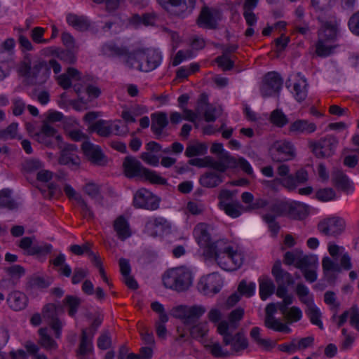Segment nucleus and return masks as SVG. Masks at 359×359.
I'll return each mask as SVG.
<instances>
[{
	"label": "nucleus",
	"instance_id": "e2e57ef3",
	"mask_svg": "<svg viewBox=\"0 0 359 359\" xmlns=\"http://www.w3.org/2000/svg\"><path fill=\"white\" fill-rule=\"evenodd\" d=\"M111 130L114 129L115 135L119 136H125L129 133V128L126 124L123 123L121 120H115L111 124Z\"/></svg>",
	"mask_w": 359,
	"mask_h": 359
},
{
	"label": "nucleus",
	"instance_id": "20e7f679",
	"mask_svg": "<svg viewBox=\"0 0 359 359\" xmlns=\"http://www.w3.org/2000/svg\"><path fill=\"white\" fill-rule=\"evenodd\" d=\"M103 55L107 57H123L124 64L130 69H136L142 61V48L130 51L127 46H118L114 43H107L102 47Z\"/></svg>",
	"mask_w": 359,
	"mask_h": 359
},
{
	"label": "nucleus",
	"instance_id": "6e6552de",
	"mask_svg": "<svg viewBox=\"0 0 359 359\" xmlns=\"http://www.w3.org/2000/svg\"><path fill=\"white\" fill-rule=\"evenodd\" d=\"M283 83V79L276 72H270L266 74L260 87V92L264 97L276 95L279 96Z\"/></svg>",
	"mask_w": 359,
	"mask_h": 359
},
{
	"label": "nucleus",
	"instance_id": "9b49d317",
	"mask_svg": "<svg viewBox=\"0 0 359 359\" xmlns=\"http://www.w3.org/2000/svg\"><path fill=\"white\" fill-rule=\"evenodd\" d=\"M273 161L283 162L294 158L295 156L293 145L289 142H276L269 150Z\"/></svg>",
	"mask_w": 359,
	"mask_h": 359
},
{
	"label": "nucleus",
	"instance_id": "5fc2aeb1",
	"mask_svg": "<svg viewBox=\"0 0 359 359\" xmlns=\"http://www.w3.org/2000/svg\"><path fill=\"white\" fill-rule=\"evenodd\" d=\"M263 220L268 224V227L273 234V236H276L280 230V225L276 221V218H274V216H272L271 213H266L262 216Z\"/></svg>",
	"mask_w": 359,
	"mask_h": 359
},
{
	"label": "nucleus",
	"instance_id": "69168bd1",
	"mask_svg": "<svg viewBox=\"0 0 359 359\" xmlns=\"http://www.w3.org/2000/svg\"><path fill=\"white\" fill-rule=\"evenodd\" d=\"M215 62L217 63L218 66L221 67L224 71L230 70L234 66L233 61L224 54L217 57L215 59Z\"/></svg>",
	"mask_w": 359,
	"mask_h": 359
},
{
	"label": "nucleus",
	"instance_id": "680f3d73",
	"mask_svg": "<svg viewBox=\"0 0 359 359\" xmlns=\"http://www.w3.org/2000/svg\"><path fill=\"white\" fill-rule=\"evenodd\" d=\"M56 56L67 64H74L76 60L75 54L70 50H59Z\"/></svg>",
	"mask_w": 359,
	"mask_h": 359
},
{
	"label": "nucleus",
	"instance_id": "aec40b11",
	"mask_svg": "<svg viewBox=\"0 0 359 359\" xmlns=\"http://www.w3.org/2000/svg\"><path fill=\"white\" fill-rule=\"evenodd\" d=\"M271 273L278 285H293L294 281L290 273L281 267L280 260H276L272 267Z\"/></svg>",
	"mask_w": 359,
	"mask_h": 359
},
{
	"label": "nucleus",
	"instance_id": "37998d69",
	"mask_svg": "<svg viewBox=\"0 0 359 359\" xmlns=\"http://www.w3.org/2000/svg\"><path fill=\"white\" fill-rule=\"evenodd\" d=\"M264 325L269 329L278 332L289 333L291 331V329L287 325L283 324L275 317L270 318V319H264Z\"/></svg>",
	"mask_w": 359,
	"mask_h": 359
},
{
	"label": "nucleus",
	"instance_id": "864d4df0",
	"mask_svg": "<svg viewBox=\"0 0 359 359\" xmlns=\"http://www.w3.org/2000/svg\"><path fill=\"white\" fill-rule=\"evenodd\" d=\"M22 168L27 172H34L43 168V163L39 159L29 158L24 162Z\"/></svg>",
	"mask_w": 359,
	"mask_h": 359
},
{
	"label": "nucleus",
	"instance_id": "0e129e2a",
	"mask_svg": "<svg viewBox=\"0 0 359 359\" xmlns=\"http://www.w3.org/2000/svg\"><path fill=\"white\" fill-rule=\"evenodd\" d=\"M244 309L238 307L233 310L229 315V323L233 327L238 326V322H239L243 317Z\"/></svg>",
	"mask_w": 359,
	"mask_h": 359
},
{
	"label": "nucleus",
	"instance_id": "ddd939ff",
	"mask_svg": "<svg viewBox=\"0 0 359 359\" xmlns=\"http://www.w3.org/2000/svg\"><path fill=\"white\" fill-rule=\"evenodd\" d=\"M53 282V278L50 276H40L33 274L26 278L24 290L29 294H33L36 290L48 288Z\"/></svg>",
	"mask_w": 359,
	"mask_h": 359
},
{
	"label": "nucleus",
	"instance_id": "f704fd0d",
	"mask_svg": "<svg viewBox=\"0 0 359 359\" xmlns=\"http://www.w3.org/2000/svg\"><path fill=\"white\" fill-rule=\"evenodd\" d=\"M42 318L52 325L56 321H60L57 318V307L54 304H46L42 310Z\"/></svg>",
	"mask_w": 359,
	"mask_h": 359
},
{
	"label": "nucleus",
	"instance_id": "2f4dec72",
	"mask_svg": "<svg viewBox=\"0 0 359 359\" xmlns=\"http://www.w3.org/2000/svg\"><path fill=\"white\" fill-rule=\"evenodd\" d=\"M276 286L273 280L269 277L259 279V295L262 300H266L275 292Z\"/></svg>",
	"mask_w": 359,
	"mask_h": 359
},
{
	"label": "nucleus",
	"instance_id": "603ef678",
	"mask_svg": "<svg viewBox=\"0 0 359 359\" xmlns=\"http://www.w3.org/2000/svg\"><path fill=\"white\" fill-rule=\"evenodd\" d=\"M248 341L243 333L238 332L234 335V341L232 349L236 352H239L247 348Z\"/></svg>",
	"mask_w": 359,
	"mask_h": 359
},
{
	"label": "nucleus",
	"instance_id": "2eb2a0df",
	"mask_svg": "<svg viewBox=\"0 0 359 359\" xmlns=\"http://www.w3.org/2000/svg\"><path fill=\"white\" fill-rule=\"evenodd\" d=\"M34 236L24 237L20 240L18 246L26 250L28 255H45L50 252L53 248L50 244L36 245L34 243Z\"/></svg>",
	"mask_w": 359,
	"mask_h": 359
},
{
	"label": "nucleus",
	"instance_id": "5701e85b",
	"mask_svg": "<svg viewBox=\"0 0 359 359\" xmlns=\"http://www.w3.org/2000/svg\"><path fill=\"white\" fill-rule=\"evenodd\" d=\"M151 130L157 136V138L162 135L163 130L168 126V120L165 112H157L151 115Z\"/></svg>",
	"mask_w": 359,
	"mask_h": 359
},
{
	"label": "nucleus",
	"instance_id": "393cba45",
	"mask_svg": "<svg viewBox=\"0 0 359 359\" xmlns=\"http://www.w3.org/2000/svg\"><path fill=\"white\" fill-rule=\"evenodd\" d=\"M93 336L88 333L87 329H82L77 355H86L93 352Z\"/></svg>",
	"mask_w": 359,
	"mask_h": 359
},
{
	"label": "nucleus",
	"instance_id": "13d9d810",
	"mask_svg": "<svg viewBox=\"0 0 359 359\" xmlns=\"http://www.w3.org/2000/svg\"><path fill=\"white\" fill-rule=\"evenodd\" d=\"M77 203L81 208V213L84 218L88 219H93L95 218V214L92 208L88 205L83 197L78 198Z\"/></svg>",
	"mask_w": 359,
	"mask_h": 359
},
{
	"label": "nucleus",
	"instance_id": "1a4fd4ad",
	"mask_svg": "<svg viewBox=\"0 0 359 359\" xmlns=\"http://www.w3.org/2000/svg\"><path fill=\"white\" fill-rule=\"evenodd\" d=\"M160 198L146 189H140L134 194L133 205L137 208L150 210H157Z\"/></svg>",
	"mask_w": 359,
	"mask_h": 359
},
{
	"label": "nucleus",
	"instance_id": "c85d7f7f",
	"mask_svg": "<svg viewBox=\"0 0 359 359\" xmlns=\"http://www.w3.org/2000/svg\"><path fill=\"white\" fill-rule=\"evenodd\" d=\"M333 184L343 191H348L351 188L348 176L340 170L333 171L332 174Z\"/></svg>",
	"mask_w": 359,
	"mask_h": 359
},
{
	"label": "nucleus",
	"instance_id": "6ab92c4d",
	"mask_svg": "<svg viewBox=\"0 0 359 359\" xmlns=\"http://www.w3.org/2000/svg\"><path fill=\"white\" fill-rule=\"evenodd\" d=\"M169 227V224L165 218L156 217L147 222L145 231L149 236L156 237Z\"/></svg>",
	"mask_w": 359,
	"mask_h": 359
},
{
	"label": "nucleus",
	"instance_id": "4d7b16f0",
	"mask_svg": "<svg viewBox=\"0 0 359 359\" xmlns=\"http://www.w3.org/2000/svg\"><path fill=\"white\" fill-rule=\"evenodd\" d=\"M219 205V207L224 210L226 215L233 218H236L241 214L238 205L227 203L225 201H220Z\"/></svg>",
	"mask_w": 359,
	"mask_h": 359
},
{
	"label": "nucleus",
	"instance_id": "8fccbe9b",
	"mask_svg": "<svg viewBox=\"0 0 359 359\" xmlns=\"http://www.w3.org/2000/svg\"><path fill=\"white\" fill-rule=\"evenodd\" d=\"M59 163L62 165L72 164L79 165L80 164V159L76 154L67 153V150H62L59 158Z\"/></svg>",
	"mask_w": 359,
	"mask_h": 359
},
{
	"label": "nucleus",
	"instance_id": "f8f14e48",
	"mask_svg": "<svg viewBox=\"0 0 359 359\" xmlns=\"http://www.w3.org/2000/svg\"><path fill=\"white\" fill-rule=\"evenodd\" d=\"M319 231L327 236H337L345 229V222L339 217H332L320 221L318 224Z\"/></svg>",
	"mask_w": 359,
	"mask_h": 359
},
{
	"label": "nucleus",
	"instance_id": "4be33fe9",
	"mask_svg": "<svg viewBox=\"0 0 359 359\" xmlns=\"http://www.w3.org/2000/svg\"><path fill=\"white\" fill-rule=\"evenodd\" d=\"M318 39L333 42L337 37V23L335 20L325 22L318 31Z\"/></svg>",
	"mask_w": 359,
	"mask_h": 359
},
{
	"label": "nucleus",
	"instance_id": "72a5a7b5",
	"mask_svg": "<svg viewBox=\"0 0 359 359\" xmlns=\"http://www.w3.org/2000/svg\"><path fill=\"white\" fill-rule=\"evenodd\" d=\"M330 41L318 39L316 44V53L319 57H325L333 53L337 45H331Z\"/></svg>",
	"mask_w": 359,
	"mask_h": 359
},
{
	"label": "nucleus",
	"instance_id": "f257e3e1",
	"mask_svg": "<svg viewBox=\"0 0 359 359\" xmlns=\"http://www.w3.org/2000/svg\"><path fill=\"white\" fill-rule=\"evenodd\" d=\"M20 73L25 77L29 85H42L45 83L50 76V69L43 60L32 61L26 55L19 67Z\"/></svg>",
	"mask_w": 359,
	"mask_h": 359
},
{
	"label": "nucleus",
	"instance_id": "412c9836",
	"mask_svg": "<svg viewBox=\"0 0 359 359\" xmlns=\"http://www.w3.org/2000/svg\"><path fill=\"white\" fill-rule=\"evenodd\" d=\"M113 226L117 237L121 241H125L132 235L130 224L123 215L118 216L114 221Z\"/></svg>",
	"mask_w": 359,
	"mask_h": 359
},
{
	"label": "nucleus",
	"instance_id": "473e14b6",
	"mask_svg": "<svg viewBox=\"0 0 359 359\" xmlns=\"http://www.w3.org/2000/svg\"><path fill=\"white\" fill-rule=\"evenodd\" d=\"M318 257L316 255L299 256L298 260L295 264V266L301 271L311 268H318Z\"/></svg>",
	"mask_w": 359,
	"mask_h": 359
},
{
	"label": "nucleus",
	"instance_id": "b1692460",
	"mask_svg": "<svg viewBox=\"0 0 359 359\" xmlns=\"http://www.w3.org/2000/svg\"><path fill=\"white\" fill-rule=\"evenodd\" d=\"M224 175L215 171H208L202 175L199 179L200 184L206 188L219 186L224 180Z\"/></svg>",
	"mask_w": 359,
	"mask_h": 359
},
{
	"label": "nucleus",
	"instance_id": "774afa93",
	"mask_svg": "<svg viewBox=\"0 0 359 359\" xmlns=\"http://www.w3.org/2000/svg\"><path fill=\"white\" fill-rule=\"evenodd\" d=\"M350 324L359 331V308L355 304L350 308Z\"/></svg>",
	"mask_w": 359,
	"mask_h": 359
},
{
	"label": "nucleus",
	"instance_id": "f03ea898",
	"mask_svg": "<svg viewBox=\"0 0 359 359\" xmlns=\"http://www.w3.org/2000/svg\"><path fill=\"white\" fill-rule=\"evenodd\" d=\"M123 173L128 178H137L149 180L158 184H165L166 180L142 165L141 162L133 156H127L123 161Z\"/></svg>",
	"mask_w": 359,
	"mask_h": 359
},
{
	"label": "nucleus",
	"instance_id": "79ce46f5",
	"mask_svg": "<svg viewBox=\"0 0 359 359\" xmlns=\"http://www.w3.org/2000/svg\"><path fill=\"white\" fill-rule=\"evenodd\" d=\"M107 122L104 120H99L90 126V131L96 132L102 137H108L111 133V128L110 126H106Z\"/></svg>",
	"mask_w": 359,
	"mask_h": 359
},
{
	"label": "nucleus",
	"instance_id": "cd10ccee",
	"mask_svg": "<svg viewBox=\"0 0 359 359\" xmlns=\"http://www.w3.org/2000/svg\"><path fill=\"white\" fill-rule=\"evenodd\" d=\"M231 262H227L226 260H224L220 262V266L223 269L226 271H235L240 268L243 263V255L237 251L233 250L231 248Z\"/></svg>",
	"mask_w": 359,
	"mask_h": 359
},
{
	"label": "nucleus",
	"instance_id": "dca6fc26",
	"mask_svg": "<svg viewBox=\"0 0 359 359\" xmlns=\"http://www.w3.org/2000/svg\"><path fill=\"white\" fill-rule=\"evenodd\" d=\"M81 149L86 156L92 163L97 165H104L106 164V156L99 146L86 141L83 142Z\"/></svg>",
	"mask_w": 359,
	"mask_h": 359
},
{
	"label": "nucleus",
	"instance_id": "a211bd4d",
	"mask_svg": "<svg viewBox=\"0 0 359 359\" xmlns=\"http://www.w3.org/2000/svg\"><path fill=\"white\" fill-rule=\"evenodd\" d=\"M309 215V206L300 202L287 203L286 215L293 219H304Z\"/></svg>",
	"mask_w": 359,
	"mask_h": 359
},
{
	"label": "nucleus",
	"instance_id": "338daca9",
	"mask_svg": "<svg viewBox=\"0 0 359 359\" xmlns=\"http://www.w3.org/2000/svg\"><path fill=\"white\" fill-rule=\"evenodd\" d=\"M223 165L226 168V170L229 168H235L238 167V159L231 156L228 152H225L220 155Z\"/></svg>",
	"mask_w": 359,
	"mask_h": 359
},
{
	"label": "nucleus",
	"instance_id": "e433bc0d",
	"mask_svg": "<svg viewBox=\"0 0 359 359\" xmlns=\"http://www.w3.org/2000/svg\"><path fill=\"white\" fill-rule=\"evenodd\" d=\"M306 306L308 308L307 315L309 316L311 322L313 325L318 326L320 329H323V323L320 320L321 313L317 306L314 304V302L306 305Z\"/></svg>",
	"mask_w": 359,
	"mask_h": 359
},
{
	"label": "nucleus",
	"instance_id": "7ed1b4c3",
	"mask_svg": "<svg viewBox=\"0 0 359 359\" xmlns=\"http://www.w3.org/2000/svg\"><path fill=\"white\" fill-rule=\"evenodd\" d=\"M162 279L165 287L177 292H184L192 284V273L188 268L180 266L168 270Z\"/></svg>",
	"mask_w": 359,
	"mask_h": 359
},
{
	"label": "nucleus",
	"instance_id": "4468645a",
	"mask_svg": "<svg viewBox=\"0 0 359 359\" xmlns=\"http://www.w3.org/2000/svg\"><path fill=\"white\" fill-rule=\"evenodd\" d=\"M231 246L223 239L212 242L209 248L205 250L204 253L207 257L214 258L220 266V262L224 261V255L231 250Z\"/></svg>",
	"mask_w": 359,
	"mask_h": 359
},
{
	"label": "nucleus",
	"instance_id": "bf43d9fd",
	"mask_svg": "<svg viewBox=\"0 0 359 359\" xmlns=\"http://www.w3.org/2000/svg\"><path fill=\"white\" fill-rule=\"evenodd\" d=\"M316 196L321 201H329L336 197V194L332 188H325L317 191Z\"/></svg>",
	"mask_w": 359,
	"mask_h": 359
},
{
	"label": "nucleus",
	"instance_id": "c03bdc74",
	"mask_svg": "<svg viewBox=\"0 0 359 359\" xmlns=\"http://www.w3.org/2000/svg\"><path fill=\"white\" fill-rule=\"evenodd\" d=\"M63 303L69 307V315L73 317L76 313L78 308L81 304V299L76 296L67 295L63 300Z\"/></svg>",
	"mask_w": 359,
	"mask_h": 359
},
{
	"label": "nucleus",
	"instance_id": "c9c22d12",
	"mask_svg": "<svg viewBox=\"0 0 359 359\" xmlns=\"http://www.w3.org/2000/svg\"><path fill=\"white\" fill-rule=\"evenodd\" d=\"M11 191L8 189L0 191V208H6L9 210L18 208V203L11 196Z\"/></svg>",
	"mask_w": 359,
	"mask_h": 359
},
{
	"label": "nucleus",
	"instance_id": "ea45409f",
	"mask_svg": "<svg viewBox=\"0 0 359 359\" xmlns=\"http://www.w3.org/2000/svg\"><path fill=\"white\" fill-rule=\"evenodd\" d=\"M307 83L305 79L302 82L295 83L293 86L294 96L295 100L301 102L307 97Z\"/></svg>",
	"mask_w": 359,
	"mask_h": 359
},
{
	"label": "nucleus",
	"instance_id": "58836bf2",
	"mask_svg": "<svg viewBox=\"0 0 359 359\" xmlns=\"http://www.w3.org/2000/svg\"><path fill=\"white\" fill-rule=\"evenodd\" d=\"M4 271L8 277L11 278L18 283H20L21 278L26 273L25 269L18 264H14L11 266L6 267L4 268Z\"/></svg>",
	"mask_w": 359,
	"mask_h": 359
},
{
	"label": "nucleus",
	"instance_id": "39448f33",
	"mask_svg": "<svg viewBox=\"0 0 359 359\" xmlns=\"http://www.w3.org/2000/svg\"><path fill=\"white\" fill-rule=\"evenodd\" d=\"M171 15L184 18L195 8L196 0H157Z\"/></svg>",
	"mask_w": 359,
	"mask_h": 359
},
{
	"label": "nucleus",
	"instance_id": "4c0bfd02",
	"mask_svg": "<svg viewBox=\"0 0 359 359\" xmlns=\"http://www.w3.org/2000/svg\"><path fill=\"white\" fill-rule=\"evenodd\" d=\"M83 191L92 199L97 200L102 204L103 197L100 194V187L94 182H88L83 187Z\"/></svg>",
	"mask_w": 359,
	"mask_h": 359
},
{
	"label": "nucleus",
	"instance_id": "f3484780",
	"mask_svg": "<svg viewBox=\"0 0 359 359\" xmlns=\"http://www.w3.org/2000/svg\"><path fill=\"white\" fill-rule=\"evenodd\" d=\"M6 302L10 309L19 311L27 307L28 298L25 293L20 290H13L8 294Z\"/></svg>",
	"mask_w": 359,
	"mask_h": 359
},
{
	"label": "nucleus",
	"instance_id": "423d86ee",
	"mask_svg": "<svg viewBox=\"0 0 359 359\" xmlns=\"http://www.w3.org/2000/svg\"><path fill=\"white\" fill-rule=\"evenodd\" d=\"M222 18V15L219 9L204 6L198 16L196 23L203 29H217Z\"/></svg>",
	"mask_w": 359,
	"mask_h": 359
},
{
	"label": "nucleus",
	"instance_id": "49530a36",
	"mask_svg": "<svg viewBox=\"0 0 359 359\" xmlns=\"http://www.w3.org/2000/svg\"><path fill=\"white\" fill-rule=\"evenodd\" d=\"M207 149V146L202 143L191 144L187 147L185 151V155L189 158L203 155L206 154Z\"/></svg>",
	"mask_w": 359,
	"mask_h": 359
},
{
	"label": "nucleus",
	"instance_id": "052dcab7",
	"mask_svg": "<svg viewBox=\"0 0 359 359\" xmlns=\"http://www.w3.org/2000/svg\"><path fill=\"white\" fill-rule=\"evenodd\" d=\"M206 347L210 350L211 354L216 358L226 357L230 355L228 351L222 350V347L219 342H213L207 345Z\"/></svg>",
	"mask_w": 359,
	"mask_h": 359
},
{
	"label": "nucleus",
	"instance_id": "bb28decb",
	"mask_svg": "<svg viewBox=\"0 0 359 359\" xmlns=\"http://www.w3.org/2000/svg\"><path fill=\"white\" fill-rule=\"evenodd\" d=\"M67 23L80 32H84L90 27V21L87 17L69 13L67 16Z\"/></svg>",
	"mask_w": 359,
	"mask_h": 359
},
{
	"label": "nucleus",
	"instance_id": "a19ab883",
	"mask_svg": "<svg viewBox=\"0 0 359 359\" xmlns=\"http://www.w3.org/2000/svg\"><path fill=\"white\" fill-rule=\"evenodd\" d=\"M48 329L42 327L39 330L40 339L39 343L46 349H52L56 348V342L47 333Z\"/></svg>",
	"mask_w": 359,
	"mask_h": 359
},
{
	"label": "nucleus",
	"instance_id": "7c9ffc66",
	"mask_svg": "<svg viewBox=\"0 0 359 359\" xmlns=\"http://www.w3.org/2000/svg\"><path fill=\"white\" fill-rule=\"evenodd\" d=\"M205 312V309L202 306L195 305L187 307L186 316L183 323L187 325H194Z\"/></svg>",
	"mask_w": 359,
	"mask_h": 359
},
{
	"label": "nucleus",
	"instance_id": "09e8293b",
	"mask_svg": "<svg viewBox=\"0 0 359 359\" xmlns=\"http://www.w3.org/2000/svg\"><path fill=\"white\" fill-rule=\"evenodd\" d=\"M287 212V202H276L270 205L269 208V212L271 213L274 218L280 216L286 215Z\"/></svg>",
	"mask_w": 359,
	"mask_h": 359
},
{
	"label": "nucleus",
	"instance_id": "3c124183",
	"mask_svg": "<svg viewBox=\"0 0 359 359\" xmlns=\"http://www.w3.org/2000/svg\"><path fill=\"white\" fill-rule=\"evenodd\" d=\"M271 122L278 127H283L288 123V118L280 109H276L271 114Z\"/></svg>",
	"mask_w": 359,
	"mask_h": 359
},
{
	"label": "nucleus",
	"instance_id": "a18cd8bd",
	"mask_svg": "<svg viewBox=\"0 0 359 359\" xmlns=\"http://www.w3.org/2000/svg\"><path fill=\"white\" fill-rule=\"evenodd\" d=\"M296 294L299 300L304 304L308 305L313 302V296H309V288L303 283H298L296 287Z\"/></svg>",
	"mask_w": 359,
	"mask_h": 359
},
{
	"label": "nucleus",
	"instance_id": "a878e982",
	"mask_svg": "<svg viewBox=\"0 0 359 359\" xmlns=\"http://www.w3.org/2000/svg\"><path fill=\"white\" fill-rule=\"evenodd\" d=\"M194 234L198 244L201 247L204 248L205 250L208 249L212 244L210 235L205 224L201 223L198 224L194 229Z\"/></svg>",
	"mask_w": 359,
	"mask_h": 359
},
{
	"label": "nucleus",
	"instance_id": "0eeeda50",
	"mask_svg": "<svg viewBox=\"0 0 359 359\" xmlns=\"http://www.w3.org/2000/svg\"><path fill=\"white\" fill-rule=\"evenodd\" d=\"M337 144V137L328 135L317 142H311L309 147L317 158H327L334 154Z\"/></svg>",
	"mask_w": 359,
	"mask_h": 359
},
{
	"label": "nucleus",
	"instance_id": "c756f323",
	"mask_svg": "<svg viewBox=\"0 0 359 359\" xmlns=\"http://www.w3.org/2000/svg\"><path fill=\"white\" fill-rule=\"evenodd\" d=\"M316 130V126L313 123H309L307 120L299 119L293 122L290 126V131L297 134L311 133Z\"/></svg>",
	"mask_w": 359,
	"mask_h": 359
},
{
	"label": "nucleus",
	"instance_id": "9d476101",
	"mask_svg": "<svg viewBox=\"0 0 359 359\" xmlns=\"http://www.w3.org/2000/svg\"><path fill=\"white\" fill-rule=\"evenodd\" d=\"M161 53L153 48H142V61L137 65L140 72H149L156 69L161 63Z\"/></svg>",
	"mask_w": 359,
	"mask_h": 359
},
{
	"label": "nucleus",
	"instance_id": "6e6d98bb",
	"mask_svg": "<svg viewBox=\"0 0 359 359\" xmlns=\"http://www.w3.org/2000/svg\"><path fill=\"white\" fill-rule=\"evenodd\" d=\"M18 123H12L6 128L0 130V139L4 141L15 137L18 131Z\"/></svg>",
	"mask_w": 359,
	"mask_h": 359
},
{
	"label": "nucleus",
	"instance_id": "de8ad7c7",
	"mask_svg": "<svg viewBox=\"0 0 359 359\" xmlns=\"http://www.w3.org/2000/svg\"><path fill=\"white\" fill-rule=\"evenodd\" d=\"M255 288L256 285L255 283L250 282L248 283L246 280H243L238 284L237 290L241 295L250 297L254 294Z\"/></svg>",
	"mask_w": 359,
	"mask_h": 359
}]
</instances>
